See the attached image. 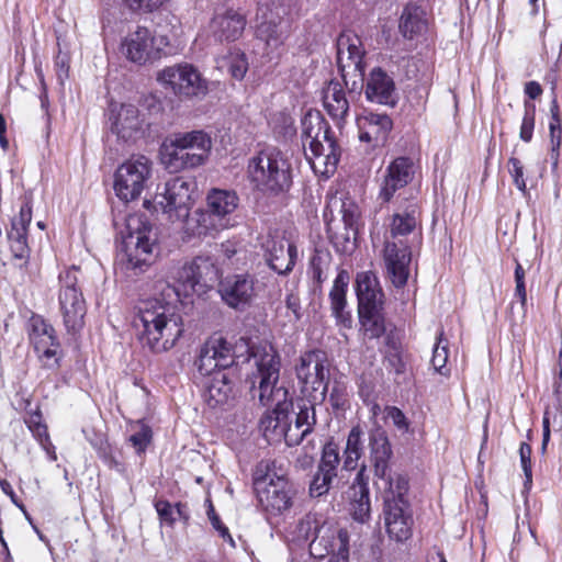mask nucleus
<instances>
[{
    "mask_svg": "<svg viewBox=\"0 0 562 562\" xmlns=\"http://www.w3.org/2000/svg\"><path fill=\"white\" fill-rule=\"evenodd\" d=\"M370 462L373 467L375 485L383 499L384 525L389 537L397 542L408 540L413 535V509L408 498L409 482L406 475L391 473L392 448L386 432L378 427L369 435Z\"/></svg>",
    "mask_w": 562,
    "mask_h": 562,
    "instance_id": "nucleus-1",
    "label": "nucleus"
},
{
    "mask_svg": "<svg viewBox=\"0 0 562 562\" xmlns=\"http://www.w3.org/2000/svg\"><path fill=\"white\" fill-rule=\"evenodd\" d=\"M135 326L142 346L154 353L172 349L184 331L181 314L173 301L165 296L142 302Z\"/></svg>",
    "mask_w": 562,
    "mask_h": 562,
    "instance_id": "nucleus-2",
    "label": "nucleus"
},
{
    "mask_svg": "<svg viewBox=\"0 0 562 562\" xmlns=\"http://www.w3.org/2000/svg\"><path fill=\"white\" fill-rule=\"evenodd\" d=\"M398 210L392 215L386 237L383 260L386 277L395 288H403L409 277L412 251L405 243L409 235H416L419 224V209L415 200L400 201Z\"/></svg>",
    "mask_w": 562,
    "mask_h": 562,
    "instance_id": "nucleus-3",
    "label": "nucleus"
},
{
    "mask_svg": "<svg viewBox=\"0 0 562 562\" xmlns=\"http://www.w3.org/2000/svg\"><path fill=\"white\" fill-rule=\"evenodd\" d=\"M301 124L306 159L315 172L329 177L336 171L340 148L331 135L328 123L319 113H307Z\"/></svg>",
    "mask_w": 562,
    "mask_h": 562,
    "instance_id": "nucleus-4",
    "label": "nucleus"
},
{
    "mask_svg": "<svg viewBox=\"0 0 562 562\" xmlns=\"http://www.w3.org/2000/svg\"><path fill=\"white\" fill-rule=\"evenodd\" d=\"M156 240V233L145 215H130L123 233L120 268L133 276L146 271L153 262Z\"/></svg>",
    "mask_w": 562,
    "mask_h": 562,
    "instance_id": "nucleus-5",
    "label": "nucleus"
},
{
    "mask_svg": "<svg viewBox=\"0 0 562 562\" xmlns=\"http://www.w3.org/2000/svg\"><path fill=\"white\" fill-rule=\"evenodd\" d=\"M258 369V386H254L252 397H258L262 406L273 407L266 415L277 416L283 412H291L293 408L292 397L289 390L279 382L280 376V357L277 351L269 346L263 348L262 353L255 355Z\"/></svg>",
    "mask_w": 562,
    "mask_h": 562,
    "instance_id": "nucleus-6",
    "label": "nucleus"
},
{
    "mask_svg": "<svg viewBox=\"0 0 562 562\" xmlns=\"http://www.w3.org/2000/svg\"><path fill=\"white\" fill-rule=\"evenodd\" d=\"M248 176L259 191L279 195L292 186V165L281 150L266 149L249 160Z\"/></svg>",
    "mask_w": 562,
    "mask_h": 562,
    "instance_id": "nucleus-7",
    "label": "nucleus"
},
{
    "mask_svg": "<svg viewBox=\"0 0 562 562\" xmlns=\"http://www.w3.org/2000/svg\"><path fill=\"white\" fill-rule=\"evenodd\" d=\"M258 37L274 50L290 35V19L295 10V0H257Z\"/></svg>",
    "mask_w": 562,
    "mask_h": 562,
    "instance_id": "nucleus-8",
    "label": "nucleus"
},
{
    "mask_svg": "<svg viewBox=\"0 0 562 562\" xmlns=\"http://www.w3.org/2000/svg\"><path fill=\"white\" fill-rule=\"evenodd\" d=\"M337 66L349 94L363 90V75L367 64L366 49L361 37L353 31H344L337 38Z\"/></svg>",
    "mask_w": 562,
    "mask_h": 562,
    "instance_id": "nucleus-9",
    "label": "nucleus"
},
{
    "mask_svg": "<svg viewBox=\"0 0 562 562\" xmlns=\"http://www.w3.org/2000/svg\"><path fill=\"white\" fill-rule=\"evenodd\" d=\"M79 272L77 267H72L59 274L58 303L68 333L78 331L83 327V318L87 313L86 300L78 286Z\"/></svg>",
    "mask_w": 562,
    "mask_h": 562,
    "instance_id": "nucleus-10",
    "label": "nucleus"
},
{
    "mask_svg": "<svg viewBox=\"0 0 562 562\" xmlns=\"http://www.w3.org/2000/svg\"><path fill=\"white\" fill-rule=\"evenodd\" d=\"M328 358L325 351L313 349L301 355L295 366L296 378L304 392L310 389L314 402H324L329 389Z\"/></svg>",
    "mask_w": 562,
    "mask_h": 562,
    "instance_id": "nucleus-11",
    "label": "nucleus"
},
{
    "mask_svg": "<svg viewBox=\"0 0 562 562\" xmlns=\"http://www.w3.org/2000/svg\"><path fill=\"white\" fill-rule=\"evenodd\" d=\"M168 46L169 38L166 35H155L145 26H137L135 31L130 32L121 44L123 55L138 65L160 59Z\"/></svg>",
    "mask_w": 562,
    "mask_h": 562,
    "instance_id": "nucleus-12",
    "label": "nucleus"
},
{
    "mask_svg": "<svg viewBox=\"0 0 562 562\" xmlns=\"http://www.w3.org/2000/svg\"><path fill=\"white\" fill-rule=\"evenodd\" d=\"M151 173V161L145 156L132 157L114 176V191L125 202L137 199Z\"/></svg>",
    "mask_w": 562,
    "mask_h": 562,
    "instance_id": "nucleus-13",
    "label": "nucleus"
},
{
    "mask_svg": "<svg viewBox=\"0 0 562 562\" xmlns=\"http://www.w3.org/2000/svg\"><path fill=\"white\" fill-rule=\"evenodd\" d=\"M310 553L319 560L330 557L329 562H349L348 531L331 521L325 522L310 541Z\"/></svg>",
    "mask_w": 562,
    "mask_h": 562,
    "instance_id": "nucleus-14",
    "label": "nucleus"
},
{
    "mask_svg": "<svg viewBox=\"0 0 562 562\" xmlns=\"http://www.w3.org/2000/svg\"><path fill=\"white\" fill-rule=\"evenodd\" d=\"M157 80L179 97H196L205 94L207 86L196 68L189 64H180L161 70Z\"/></svg>",
    "mask_w": 562,
    "mask_h": 562,
    "instance_id": "nucleus-15",
    "label": "nucleus"
},
{
    "mask_svg": "<svg viewBox=\"0 0 562 562\" xmlns=\"http://www.w3.org/2000/svg\"><path fill=\"white\" fill-rule=\"evenodd\" d=\"M238 196L234 191L213 189L207 194L210 212L201 213L198 218V234L210 235L212 232L225 228L223 218L233 213L238 206Z\"/></svg>",
    "mask_w": 562,
    "mask_h": 562,
    "instance_id": "nucleus-16",
    "label": "nucleus"
},
{
    "mask_svg": "<svg viewBox=\"0 0 562 562\" xmlns=\"http://www.w3.org/2000/svg\"><path fill=\"white\" fill-rule=\"evenodd\" d=\"M415 175V165L409 157L395 158L385 169L383 180L380 186L378 199L381 203H390L393 198L396 202L408 201L403 196L402 190L413 180Z\"/></svg>",
    "mask_w": 562,
    "mask_h": 562,
    "instance_id": "nucleus-17",
    "label": "nucleus"
},
{
    "mask_svg": "<svg viewBox=\"0 0 562 562\" xmlns=\"http://www.w3.org/2000/svg\"><path fill=\"white\" fill-rule=\"evenodd\" d=\"M296 491L284 473L277 479H270L269 484L257 492L262 508L272 516L288 512L295 497Z\"/></svg>",
    "mask_w": 562,
    "mask_h": 562,
    "instance_id": "nucleus-18",
    "label": "nucleus"
},
{
    "mask_svg": "<svg viewBox=\"0 0 562 562\" xmlns=\"http://www.w3.org/2000/svg\"><path fill=\"white\" fill-rule=\"evenodd\" d=\"M235 362L232 345L223 338H212L201 348L195 366L202 375H214Z\"/></svg>",
    "mask_w": 562,
    "mask_h": 562,
    "instance_id": "nucleus-19",
    "label": "nucleus"
},
{
    "mask_svg": "<svg viewBox=\"0 0 562 562\" xmlns=\"http://www.w3.org/2000/svg\"><path fill=\"white\" fill-rule=\"evenodd\" d=\"M256 280L248 273L233 274L220 282L222 300L232 308L244 311L256 296Z\"/></svg>",
    "mask_w": 562,
    "mask_h": 562,
    "instance_id": "nucleus-20",
    "label": "nucleus"
},
{
    "mask_svg": "<svg viewBox=\"0 0 562 562\" xmlns=\"http://www.w3.org/2000/svg\"><path fill=\"white\" fill-rule=\"evenodd\" d=\"M340 456L337 443L334 441L326 442L322 450L317 471L310 483L308 492L311 497L317 498L329 492L337 477Z\"/></svg>",
    "mask_w": 562,
    "mask_h": 562,
    "instance_id": "nucleus-21",
    "label": "nucleus"
},
{
    "mask_svg": "<svg viewBox=\"0 0 562 562\" xmlns=\"http://www.w3.org/2000/svg\"><path fill=\"white\" fill-rule=\"evenodd\" d=\"M30 324V340L34 345L38 357L43 360L44 366L49 369L58 368L57 348L59 342L57 341L54 327L41 316H33Z\"/></svg>",
    "mask_w": 562,
    "mask_h": 562,
    "instance_id": "nucleus-22",
    "label": "nucleus"
},
{
    "mask_svg": "<svg viewBox=\"0 0 562 562\" xmlns=\"http://www.w3.org/2000/svg\"><path fill=\"white\" fill-rule=\"evenodd\" d=\"M194 182L182 177H176L166 183L165 192L158 204L161 205L165 213L177 212L178 217L187 216L188 210L192 204V193Z\"/></svg>",
    "mask_w": 562,
    "mask_h": 562,
    "instance_id": "nucleus-23",
    "label": "nucleus"
},
{
    "mask_svg": "<svg viewBox=\"0 0 562 562\" xmlns=\"http://www.w3.org/2000/svg\"><path fill=\"white\" fill-rule=\"evenodd\" d=\"M359 139L371 147L383 146L393 128V121L385 113L364 111L357 117Z\"/></svg>",
    "mask_w": 562,
    "mask_h": 562,
    "instance_id": "nucleus-24",
    "label": "nucleus"
},
{
    "mask_svg": "<svg viewBox=\"0 0 562 562\" xmlns=\"http://www.w3.org/2000/svg\"><path fill=\"white\" fill-rule=\"evenodd\" d=\"M193 270L192 261L170 266L167 272V280L160 282L159 285L161 296L178 302L182 294H188L189 290L195 291L196 283Z\"/></svg>",
    "mask_w": 562,
    "mask_h": 562,
    "instance_id": "nucleus-25",
    "label": "nucleus"
},
{
    "mask_svg": "<svg viewBox=\"0 0 562 562\" xmlns=\"http://www.w3.org/2000/svg\"><path fill=\"white\" fill-rule=\"evenodd\" d=\"M260 427L266 437L283 438L289 447L300 445L311 434L304 431L302 426L291 423L290 412H283L277 416L265 415L260 420Z\"/></svg>",
    "mask_w": 562,
    "mask_h": 562,
    "instance_id": "nucleus-26",
    "label": "nucleus"
},
{
    "mask_svg": "<svg viewBox=\"0 0 562 562\" xmlns=\"http://www.w3.org/2000/svg\"><path fill=\"white\" fill-rule=\"evenodd\" d=\"M297 248L285 238H270L266 243L265 260L269 268L281 276L289 274L296 262Z\"/></svg>",
    "mask_w": 562,
    "mask_h": 562,
    "instance_id": "nucleus-27",
    "label": "nucleus"
},
{
    "mask_svg": "<svg viewBox=\"0 0 562 562\" xmlns=\"http://www.w3.org/2000/svg\"><path fill=\"white\" fill-rule=\"evenodd\" d=\"M246 26V18L234 9L218 10L210 22V32L216 42L238 40Z\"/></svg>",
    "mask_w": 562,
    "mask_h": 562,
    "instance_id": "nucleus-28",
    "label": "nucleus"
},
{
    "mask_svg": "<svg viewBox=\"0 0 562 562\" xmlns=\"http://www.w3.org/2000/svg\"><path fill=\"white\" fill-rule=\"evenodd\" d=\"M363 89L370 102L390 106L396 104L394 80L381 67H375L369 72Z\"/></svg>",
    "mask_w": 562,
    "mask_h": 562,
    "instance_id": "nucleus-29",
    "label": "nucleus"
},
{
    "mask_svg": "<svg viewBox=\"0 0 562 562\" xmlns=\"http://www.w3.org/2000/svg\"><path fill=\"white\" fill-rule=\"evenodd\" d=\"M358 311L384 307V293L373 271H362L356 277Z\"/></svg>",
    "mask_w": 562,
    "mask_h": 562,
    "instance_id": "nucleus-30",
    "label": "nucleus"
},
{
    "mask_svg": "<svg viewBox=\"0 0 562 562\" xmlns=\"http://www.w3.org/2000/svg\"><path fill=\"white\" fill-rule=\"evenodd\" d=\"M334 204H339L340 206V214H341V221L344 224V233L337 234L333 233V220H327V212L324 213V217L326 220L327 225V233L329 234V237L335 240L336 244H338L340 240L342 243H349L350 240H356L359 229V218H360V212L358 205L350 199L346 200H337L334 198L333 200Z\"/></svg>",
    "mask_w": 562,
    "mask_h": 562,
    "instance_id": "nucleus-31",
    "label": "nucleus"
},
{
    "mask_svg": "<svg viewBox=\"0 0 562 562\" xmlns=\"http://www.w3.org/2000/svg\"><path fill=\"white\" fill-rule=\"evenodd\" d=\"M144 124L145 120L135 105L122 104L111 130L123 140H131L143 134Z\"/></svg>",
    "mask_w": 562,
    "mask_h": 562,
    "instance_id": "nucleus-32",
    "label": "nucleus"
},
{
    "mask_svg": "<svg viewBox=\"0 0 562 562\" xmlns=\"http://www.w3.org/2000/svg\"><path fill=\"white\" fill-rule=\"evenodd\" d=\"M175 142L181 145L188 155L198 157V161L194 162V168L202 166L212 148L211 137L203 131H191L175 133Z\"/></svg>",
    "mask_w": 562,
    "mask_h": 562,
    "instance_id": "nucleus-33",
    "label": "nucleus"
},
{
    "mask_svg": "<svg viewBox=\"0 0 562 562\" xmlns=\"http://www.w3.org/2000/svg\"><path fill=\"white\" fill-rule=\"evenodd\" d=\"M160 159L171 172L194 168V162L198 161V157H194V154L188 155V151H184L181 145L175 142L173 134L161 144Z\"/></svg>",
    "mask_w": 562,
    "mask_h": 562,
    "instance_id": "nucleus-34",
    "label": "nucleus"
},
{
    "mask_svg": "<svg viewBox=\"0 0 562 562\" xmlns=\"http://www.w3.org/2000/svg\"><path fill=\"white\" fill-rule=\"evenodd\" d=\"M323 103L333 120L344 121L349 113V100L339 81L328 82L323 91Z\"/></svg>",
    "mask_w": 562,
    "mask_h": 562,
    "instance_id": "nucleus-35",
    "label": "nucleus"
},
{
    "mask_svg": "<svg viewBox=\"0 0 562 562\" xmlns=\"http://www.w3.org/2000/svg\"><path fill=\"white\" fill-rule=\"evenodd\" d=\"M349 283V274L341 270L334 280L333 288L329 292L330 307L335 318L342 324H350V315L345 311L347 301L346 292Z\"/></svg>",
    "mask_w": 562,
    "mask_h": 562,
    "instance_id": "nucleus-36",
    "label": "nucleus"
},
{
    "mask_svg": "<svg viewBox=\"0 0 562 562\" xmlns=\"http://www.w3.org/2000/svg\"><path fill=\"white\" fill-rule=\"evenodd\" d=\"M364 339H378L387 331L384 307L358 311Z\"/></svg>",
    "mask_w": 562,
    "mask_h": 562,
    "instance_id": "nucleus-37",
    "label": "nucleus"
},
{
    "mask_svg": "<svg viewBox=\"0 0 562 562\" xmlns=\"http://www.w3.org/2000/svg\"><path fill=\"white\" fill-rule=\"evenodd\" d=\"M205 400L212 407L225 404L233 394V384L223 371H217L205 383Z\"/></svg>",
    "mask_w": 562,
    "mask_h": 562,
    "instance_id": "nucleus-38",
    "label": "nucleus"
},
{
    "mask_svg": "<svg viewBox=\"0 0 562 562\" xmlns=\"http://www.w3.org/2000/svg\"><path fill=\"white\" fill-rule=\"evenodd\" d=\"M32 221V205L25 200L21 205L20 213L11 221V228L8 231V238L16 244L21 252L26 247L27 229Z\"/></svg>",
    "mask_w": 562,
    "mask_h": 562,
    "instance_id": "nucleus-39",
    "label": "nucleus"
},
{
    "mask_svg": "<svg viewBox=\"0 0 562 562\" xmlns=\"http://www.w3.org/2000/svg\"><path fill=\"white\" fill-rule=\"evenodd\" d=\"M400 29L405 37L413 38L427 29L425 11L416 4H407L401 15Z\"/></svg>",
    "mask_w": 562,
    "mask_h": 562,
    "instance_id": "nucleus-40",
    "label": "nucleus"
},
{
    "mask_svg": "<svg viewBox=\"0 0 562 562\" xmlns=\"http://www.w3.org/2000/svg\"><path fill=\"white\" fill-rule=\"evenodd\" d=\"M196 286L213 288L220 280V269L209 256H196L192 260Z\"/></svg>",
    "mask_w": 562,
    "mask_h": 562,
    "instance_id": "nucleus-41",
    "label": "nucleus"
},
{
    "mask_svg": "<svg viewBox=\"0 0 562 562\" xmlns=\"http://www.w3.org/2000/svg\"><path fill=\"white\" fill-rule=\"evenodd\" d=\"M363 431L360 426H355L349 431L346 447L344 450V465L347 471H353L358 467V461L363 454Z\"/></svg>",
    "mask_w": 562,
    "mask_h": 562,
    "instance_id": "nucleus-42",
    "label": "nucleus"
},
{
    "mask_svg": "<svg viewBox=\"0 0 562 562\" xmlns=\"http://www.w3.org/2000/svg\"><path fill=\"white\" fill-rule=\"evenodd\" d=\"M155 508L161 524L172 527L177 520L189 522L190 510L187 504L179 502L172 505L168 501L158 499L155 502Z\"/></svg>",
    "mask_w": 562,
    "mask_h": 562,
    "instance_id": "nucleus-43",
    "label": "nucleus"
},
{
    "mask_svg": "<svg viewBox=\"0 0 562 562\" xmlns=\"http://www.w3.org/2000/svg\"><path fill=\"white\" fill-rule=\"evenodd\" d=\"M25 424L30 431L33 434L35 439L42 446V448L49 454L50 459L55 461L57 459L55 453V447L50 441L47 426L43 423V416L40 411L32 413L27 419H25Z\"/></svg>",
    "mask_w": 562,
    "mask_h": 562,
    "instance_id": "nucleus-44",
    "label": "nucleus"
},
{
    "mask_svg": "<svg viewBox=\"0 0 562 562\" xmlns=\"http://www.w3.org/2000/svg\"><path fill=\"white\" fill-rule=\"evenodd\" d=\"M281 473H283L281 469H279V471L277 470L276 460L265 459L258 462L252 473V483L256 493L266 487L270 479H277Z\"/></svg>",
    "mask_w": 562,
    "mask_h": 562,
    "instance_id": "nucleus-45",
    "label": "nucleus"
},
{
    "mask_svg": "<svg viewBox=\"0 0 562 562\" xmlns=\"http://www.w3.org/2000/svg\"><path fill=\"white\" fill-rule=\"evenodd\" d=\"M331 256L328 251L316 249L310 261V273L317 288L327 278V270L329 268Z\"/></svg>",
    "mask_w": 562,
    "mask_h": 562,
    "instance_id": "nucleus-46",
    "label": "nucleus"
},
{
    "mask_svg": "<svg viewBox=\"0 0 562 562\" xmlns=\"http://www.w3.org/2000/svg\"><path fill=\"white\" fill-rule=\"evenodd\" d=\"M328 522V520L323 519L322 516L313 513L306 514L296 526V536L299 539L308 541L313 538H316L321 527Z\"/></svg>",
    "mask_w": 562,
    "mask_h": 562,
    "instance_id": "nucleus-47",
    "label": "nucleus"
},
{
    "mask_svg": "<svg viewBox=\"0 0 562 562\" xmlns=\"http://www.w3.org/2000/svg\"><path fill=\"white\" fill-rule=\"evenodd\" d=\"M448 357L449 342L448 339L443 337V333L440 331L432 350L431 366L437 373L443 376L450 375V369L447 368Z\"/></svg>",
    "mask_w": 562,
    "mask_h": 562,
    "instance_id": "nucleus-48",
    "label": "nucleus"
},
{
    "mask_svg": "<svg viewBox=\"0 0 562 562\" xmlns=\"http://www.w3.org/2000/svg\"><path fill=\"white\" fill-rule=\"evenodd\" d=\"M220 64L221 67H227L232 77L237 80H241L248 70L246 55L240 50L231 52L227 57L222 58Z\"/></svg>",
    "mask_w": 562,
    "mask_h": 562,
    "instance_id": "nucleus-49",
    "label": "nucleus"
},
{
    "mask_svg": "<svg viewBox=\"0 0 562 562\" xmlns=\"http://www.w3.org/2000/svg\"><path fill=\"white\" fill-rule=\"evenodd\" d=\"M350 505L353 519L359 522L367 521L370 517L371 508L370 492L362 488L361 493H358V496L352 493Z\"/></svg>",
    "mask_w": 562,
    "mask_h": 562,
    "instance_id": "nucleus-50",
    "label": "nucleus"
},
{
    "mask_svg": "<svg viewBox=\"0 0 562 562\" xmlns=\"http://www.w3.org/2000/svg\"><path fill=\"white\" fill-rule=\"evenodd\" d=\"M272 130L274 135L284 142L292 139L296 135L294 120L285 113H279L274 116Z\"/></svg>",
    "mask_w": 562,
    "mask_h": 562,
    "instance_id": "nucleus-51",
    "label": "nucleus"
},
{
    "mask_svg": "<svg viewBox=\"0 0 562 562\" xmlns=\"http://www.w3.org/2000/svg\"><path fill=\"white\" fill-rule=\"evenodd\" d=\"M315 403L312 401L302 400L299 404V412L295 415V424L303 427L304 431H313L316 424Z\"/></svg>",
    "mask_w": 562,
    "mask_h": 562,
    "instance_id": "nucleus-52",
    "label": "nucleus"
},
{
    "mask_svg": "<svg viewBox=\"0 0 562 562\" xmlns=\"http://www.w3.org/2000/svg\"><path fill=\"white\" fill-rule=\"evenodd\" d=\"M349 393L345 382L335 380L329 390V403L335 409H344L348 404Z\"/></svg>",
    "mask_w": 562,
    "mask_h": 562,
    "instance_id": "nucleus-53",
    "label": "nucleus"
},
{
    "mask_svg": "<svg viewBox=\"0 0 562 562\" xmlns=\"http://www.w3.org/2000/svg\"><path fill=\"white\" fill-rule=\"evenodd\" d=\"M536 106L532 103H525V113L520 126L519 137L521 140L529 143L532 139L535 128Z\"/></svg>",
    "mask_w": 562,
    "mask_h": 562,
    "instance_id": "nucleus-54",
    "label": "nucleus"
},
{
    "mask_svg": "<svg viewBox=\"0 0 562 562\" xmlns=\"http://www.w3.org/2000/svg\"><path fill=\"white\" fill-rule=\"evenodd\" d=\"M531 446L527 442H521L519 447L520 464L525 475L524 486L530 488L532 485V467H531Z\"/></svg>",
    "mask_w": 562,
    "mask_h": 562,
    "instance_id": "nucleus-55",
    "label": "nucleus"
},
{
    "mask_svg": "<svg viewBox=\"0 0 562 562\" xmlns=\"http://www.w3.org/2000/svg\"><path fill=\"white\" fill-rule=\"evenodd\" d=\"M139 429L131 435L130 442L136 449L137 453H142L146 450L151 441V429L149 426L138 423Z\"/></svg>",
    "mask_w": 562,
    "mask_h": 562,
    "instance_id": "nucleus-56",
    "label": "nucleus"
},
{
    "mask_svg": "<svg viewBox=\"0 0 562 562\" xmlns=\"http://www.w3.org/2000/svg\"><path fill=\"white\" fill-rule=\"evenodd\" d=\"M515 296L519 300L521 308L526 311L527 305V292H526V284H525V278H526V270L521 266V263L515 259Z\"/></svg>",
    "mask_w": 562,
    "mask_h": 562,
    "instance_id": "nucleus-57",
    "label": "nucleus"
},
{
    "mask_svg": "<svg viewBox=\"0 0 562 562\" xmlns=\"http://www.w3.org/2000/svg\"><path fill=\"white\" fill-rule=\"evenodd\" d=\"M508 171L513 178L514 184L516 188L521 191L524 194L527 192V186L524 173V166L521 161L516 157H510L508 159Z\"/></svg>",
    "mask_w": 562,
    "mask_h": 562,
    "instance_id": "nucleus-58",
    "label": "nucleus"
},
{
    "mask_svg": "<svg viewBox=\"0 0 562 562\" xmlns=\"http://www.w3.org/2000/svg\"><path fill=\"white\" fill-rule=\"evenodd\" d=\"M207 517L212 527L220 533V536L228 541L232 547H235L234 539L232 538L228 528L222 522L220 516L216 514L215 508L210 499H207Z\"/></svg>",
    "mask_w": 562,
    "mask_h": 562,
    "instance_id": "nucleus-59",
    "label": "nucleus"
},
{
    "mask_svg": "<svg viewBox=\"0 0 562 562\" xmlns=\"http://www.w3.org/2000/svg\"><path fill=\"white\" fill-rule=\"evenodd\" d=\"M168 0H123V3L132 11L153 12L159 9Z\"/></svg>",
    "mask_w": 562,
    "mask_h": 562,
    "instance_id": "nucleus-60",
    "label": "nucleus"
},
{
    "mask_svg": "<svg viewBox=\"0 0 562 562\" xmlns=\"http://www.w3.org/2000/svg\"><path fill=\"white\" fill-rule=\"evenodd\" d=\"M386 418L390 419L393 425L402 432H405L408 430V422L404 413L395 407V406H387L385 408Z\"/></svg>",
    "mask_w": 562,
    "mask_h": 562,
    "instance_id": "nucleus-61",
    "label": "nucleus"
},
{
    "mask_svg": "<svg viewBox=\"0 0 562 562\" xmlns=\"http://www.w3.org/2000/svg\"><path fill=\"white\" fill-rule=\"evenodd\" d=\"M550 142L552 151H558L562 136V120H550L549 123Z\"/></svg>",
    "mask_w": 562,
    "mask_h": 562,
    "instance_id": "nucleus-62",
    "label": "nucleus"
},
{
    "mask_svg": "<svg viewBox=\"0 0 562 562\" xmlns=\"http://www.w3.org/2000/svg\"><path fill=\"white\" fill-rule=\"evenodd\" d=\"M285 306L289 311L292 312L294 321L301 319V317H302L301 300L296 293L290 292L286 294Z\"/></svg>",
    "mask_w": 562,
    "mask_h": 562,
    "instance_id": "nucleus-63",
    "label": "nucleus"
},
{
    "mask_svg": "<svg viewBox=\"0 0 562 562\" xmlns=\"http://www.w3.org/2000/svg\"><path fill=\"white\" fill-rule=\"evenodd\" d=\"M390 367L396 372L401 373L404 369V363L401 358V350H381Z\"/></svg>",
    "mask_w": 562,
    "mask_h": 562,
    "instance_id": "nucleus-64",
    "label": "nucleus"
}]
</instances>
